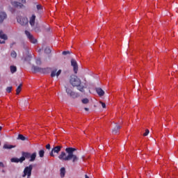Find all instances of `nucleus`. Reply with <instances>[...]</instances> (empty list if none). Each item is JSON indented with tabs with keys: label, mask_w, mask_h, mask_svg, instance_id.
Here are the masks:
<instances>
[{
	"label": "nucleus",
	"mask_w": 178,
	"mask_h": 178,
	"mask_svg": "<svg viewBox=\"0 0 178 178\" xmlns=\"http://www.w3.org/2000/svg\"><path fill=\"white\" fill-rule=\"evenodd\" d=\"M45 154V151L44 149H41L39 151V156L40 158H44V154Z\"/></svg>",
	"instance_id": "nucleus-26"
},
{
	"label": "nucleus",
	"mask_w": 178,
	"mask_h": 178,
	"mask_svg": "<svg viewBox=\"0 0 178 178\" xmlns=\"http://www.w3.org/2000/svg\"><path fill=\"white\" fill-rule=\"evenodd\" d=\"M17 140H21L22 141H26V140H27V138L24 137V136L22 134H19L17 137Z\"/></svg>",
	"instance_id": "nucleus-23"
},
{
	"label": "nucleus",
	"mask_w": 178,
	"mask_h": 178,
	"mask_svg": "<svg viewBox=\"0 0 178 178\" xmlns=\"http://www.w3.org/2000/svg\"><path fill=\"white\" fill-rule=\"evenodd\" d=\"M33 171V165H29V166L25 167L24 170V174L22 175V177H26L27 176V178L31 177V172Z\"/></svg>",
	"instance_id": "nucleus-4"
},
{
	"label": "nucleus",
	"mask_w": 178,
	"mask_h": 178,
	"mask_svg": "<svg viewBox=\"0 0 178 178\" xmlns=\"http://www.w3.org/2000/svg\"><path fill=\"white\" fill-rule=\"evenodd\" d=\"M99 103L101 104L102 108H104V109L105 108H106V104L104 102H99Z\"/></svg>",
	"instance_id": "nucleus-33"
},
{
	"label": "nucleus",
	"mask_w": 178,
	"mask_h": 178,
	"mask_svg": "<svg viewBox=\"0 0 178 178\" xmlns=\"http://www.w3.org/2000/svg\"><path fill=\"white\" fill-rule=\"evenodd\" d=\"M11 4L13 5V6H15V8H23V6H24V5H23V3L18 2V1H13L11 3Z\"/></svg>",
	"instance_id": "nucleus-17"
},
{
	"label": "nucleus",
	"mask_w": 178,
	"mask_h": 178,
	"mask_svg": "<svg viewBox=\"0 0 178 178\" xmlns=\"http://www.w3.org/2000/svg\"><path fill=\"white\" fill-rule=\"evenodd\" d=\"M85 178H90L87 175H85Z\"/></svg>",
	"instance_id": "nucleus-41"
},
{
	"label": "nucleus",
	"mask_w": 178,
	"mask_h": 178,
	"mask_svg": "<svg viewBox=\"0 0 178 178\" xmlns=\"http://www.w3.org/2000/svg\"><path fill=\"white\" fill-rule=\"evenodd\" d=\"M34 31L35 33H41V29L40 28V26L36 25V26L34 28Z\"/></svg>",
	"instance_id": "nucleus-25"
},
{
	"label": "nucleus",
	"mask_w": 178,
	"mask_h": 178,
	"mask_svg": "<svg viewBox=\"0 0 178 178\" xmlns=\"http://www.w3.org/2000/svg\"><path fill=\"white\" fill-rule=\"evenodd\" d=\"M0 166L1 168H5V165H3V163H2V162H0Z\"/></svg>",
	"instance_id": "nucleus-36"
},
{
	"label": "nucleus",
	"mask_w": 178,
	"mask_h": 178,
	"mask_svg": "<svg viewBox=\"0 0 178 178\" xmlns=\"http://www.w3.org/2000/svg\"><path fill=\"white\" fill-rule=\"evenodd\" d=\"M35 63L36 65H41V58L36 59Z\"/></svg>",
	"instance_id": "nucleus-31"
},
{
	"label": "nucleus",
	"mask_w": 178,
	"mask_h": 178,
	"mask_svg": "<svg viewBox=\"0 0 178 178\" xmlns=\"http://www.w3.org/2000/svg\"><path fill=\"white\" fill-rule=\"evenodd\" d=\"M10 56L13 57L14 59H16L17 57V53L15 50H13L10 53Z\"/></svg>",
	"instance_id": "nucleus-24"
},
{
	"label": "nucleus",
	"mask_w": 178,
	"mask_h": 178,
	"mask_svg": "<svg viewBox=\"0 0 178 178\" xmlns=\"http://www.w3.org/2000/svg\"><path fill=\"white\" fill-rule=\"evenodd\" d=\"M15 44H16V42H13L10 44V48H12L13 47V45H15Z\"/></svg>",
	"instance_id": "nucleus-37"
},
{
	"label": "nucleus",
	"mask_w": 178,
	"mask_h": 178,
	"mask_svg": "<svg viewBox=\"0 0 178 178\" xmlns=\"http://www.w3.org/2000/svg\"><path fill=\"white\" fill-rule=\"evenodd\" d=\"M74 151H77V149L67 147L65 148V152H61L58 158L60 161H62V162L72 161V163H76V162H79V157L77 155L74 154Z\"/></svg>",
	"instance_id": "nucleus-1"
},
{
	"label": "nucleus",
	"mask_w": 178,
	"mask_h": 178,
	"mask_svg": "<svg viewBox=\"0 0 178 178\" xmlns=\"http://www.w3.org/2000/svg\"><path fill=\"white\" fill-rule=\"evenodd\" d=\"M10 70L12 74H13V73H16V72H17V67H16L15 65H11L10 67Z\"/></svg>",
	"instance_id": "nucleus-21"
},
{
	"label": "nucleus",
	"mask_w": 178,
	"mask_h": 178,
	"mask_svg": "<svg viewBox=\"0 0 178 178\" xmlns=\"http://www.w3.org/2000/svg\"><path fill=\"white\" fill-rule=\"evenodd\" d=\"M16 146L15 145H4L3 148H4V149H12V148H15Z\"/></svg>",
	"instance_id": "nucleus-20"
},
{
	"label": "nucleus",
	"mask_w": 178,
	"mask_h": 178,
	"mask_svg": "<svg viewBox=\"0 0 178 178\" xmlns=\"http://www.w3.org/2000/svg\"><path fill=\"white\" fill-rule=\"evenodd\" d=\"M65 175H66V169L65 168V167H63L60 168V175L61 178L65 177Z\"/></svg>",
	"instance_id": "nucleus-18"
},
{
	"label": "nucleus",
	"mask_w": 178,
	"mask_h": 178,
	"mask_svg": "<svg viewBox=\"0 0 178 178\" xmlns=\"http://www.w3.org/2000/svg\"><path fill=\"white\" fill-rule=\"evenodd\" d=\"M22 84H19V86L16 89V95H19L20 94V92L22 91Z\"/></svg>",
	"instance_id": "nucleus-22"
},
{
	"label": "nucleus",
	"mask_w": 178,
	"mask_h": 178,
	"mask_svg": "<svg viewBox=\"0 0 178 178\" xmlns=\"http://www.w3.org/2000/svg\"><path fill=\"white\" fill-rule=\"evenodd\" d=\"M25 34L30 42L32 44H37V39L34 38V36L29 31H25Z\"/></svg>",
	"instance_id": "nucleus-7"
},
{
	"label": "nucleus",
	"mask_w": 178,
	"mask_h": 178,
	"mask_svg": "<svg viewBox=\"0 0 178 178\" xmlns=\"http://www.w3.org/2000/svg\"><path fill=\"white\" fill-rule=\"evenodd\" d=\"M121 129L122 126L119 125L118 123H115V127L112 130L113 134H118Z\"/></svg>",
	"instance_id": "nucleus-12"
},
{
	"label": "nucleus",
	"mask_w": 178,
	"mask_h": 178,
	"mask_svg": "<svg viewBox=\"0 0 178 178\" xmlns=\"http://www.w3.org/2000/svg\"><path fill=\"white\" fill-rule=\"evenodd\" d=\"M0 44H5V40H3L2 42L0 40Z\"/></svg>",
	"instance_id": "nucleus-39"
},
{
	"label": "nucleus",
	"mask_w": 178,
	"mask_h": 178,
	"mask_svg": "<svg viewBox=\"0 0 178 178\" xmlns=\"http://www.w3.org/2000/svg\"><path fill=\"white\" fill-rule=\"evenodd\" d=\"M0 38L1 40H4V41H5V40H8V35H6V34L3 33V31H0Z\"/></svg>",
	"instance_id": "nucleus-19"
},
{
	"label": "nucleus",
	"mask_w": 178,
	"mask_h": 178,
	"mask_svg": "<svg viewBox=\"0 0 178 178\" xmlns=\"http://www.w3.org/2000/svg\"><path fill=\"white\" fill-rule=\"evenodd\" d=\"M6 91L7 92H12V86L7 87Z\"/></svg>",
	"instance_id": "nucleus-32"
},
{
	"label": "nucleus",
	"mask_w": 178,
	"mask_h": 178,
	"mask_svg": "<svg viewBox=\"0 0 178 178\" xmlns=\"http://www.w3.org/2000/svg\"><path fill=\"white\" fill-rule=\"evenodd\" d=\"M70 54V51H63V55Z\"/></svg>",
	"instance_id": "nucleus-34"
},
{
	"label": "nucleus",
	"mask_w": 178,
	"mask_h": 178,
	"mask_svg": "<svg viewBox=\"0 0 178 178\" xmlns=\"http://www.w3.org/2000/svg\"><path fill=\"white\" fill-rule=\"evenodd\" d=\"M29 24L31 26V27H33V26L35 24V15H32V16L30 17Z\"/></svg>",
	"instance_id": "nucleus-16"
},
{
	"label": "nucleus",
	"mask_w": 178,
	"mask_h": 178,
	"mask_svg": "<svg viewBox=\"0 0 178 178\" xmlns=\"http://www.w3.org/2000/svg\"><path fill=\"white\" fill-rule=\"evenodd\" d=\"M84 109H85V111H86V112H88V111H89L88 108H85Z\"/></svg>",
	"instance_id": "nucleus-40"
},
{
	"label": "nucleus",
	"mask_w": 178,
	"mask_h": 178,
	"mask_svg": "<svg viewBox=\"0 0 178 178\" xmlns=\"http://www.w3.org/2000/svg\"><path fill=\"white\" fill-rule=\"evenodd\" d=\"M65 91H66L67 95L71 97V98H74V99L79 98V97L80 96L79 95V93L72 90V89H70V88H67L66 86L65 87Z\"/></svg>",
	"instance_id": "nucleus-5"
},
{
	"label": "nucleus",
	"mask_w": 178,
	"mask_h": 178,
	"mask_svg": "<svg viewBox=\"0 0 178 178\" xmlns=\"http://www.w3.org/2000/svg\"><path fill=\"white\" fill-rule=\"evenodd\" d=\"M22 155H24V161L29 159V162H34L37 158V153L33 152L32 154L29 152H22Z\"/></svg>",
	"instance_id": "nucleus-3"
},
{
	"label": "nucleus",
	"mask_w": 178,
	"mask_h": 178,
	"mask_svg": "<svg viewBox=\"0 0 178 178\" xmlns=\"http://www.w3.org/2000/svg\"><path fill=\"white\" fill-rule=\"evenodd\" d=\"M71 65L73 67L75 74H77V72H79V65H77V61H76L74 58H72Z\"/></svg>",
	"instance_id": "nucleus-10"
},
{
	"label": "nucleus",
	"mask_w": 178,
	"mask_h": 178,
	"mask_svg": "<svg viewBox=\"0 0 178 178\" xmlns=\"http://www.w3.org/2000/svg\"><path fill=\"white\" fill-rule=\"evenodd\" d=\"M36 8L38 10H41V9H42V6H41L40 4H38L36 6Z\"/></svg>",
	"instance_id": "nucleus-30"
},
{
	"label": "nucleus",
	"mask_w": 178,
	"mask_h": 178,
	"mask_svg": "<svg viewBox=\"0 0 178 178\" xmlns=\"http://www.w3.org/2000/svg\"><path fill=\"white\" fill-rule=\"evenodd\" d=\"M90 102V100H88V99L85 98L82 99V104H88Z\"/></svg>",
	"instance_id": "nucleus-28"
},
{
	"label": "nucleus",
	"mask_w": 178,
	"mask_h": 178,
	"mask_svg": "<svg viewBox=\"0 0 178 178\" xmlns=\"http://www.w3.org/2000/svg\"><path fill=\"white\" fill-rule=\"evenodd\" d=\"M46 149H51V145L47 144V145H46Z\"/></svg>",
	"instance_id": "nucleus-35"
},
{
	"label": "nucleus",
	"mask_w": 178,
	"mask_h": 178,
	"mask_svg": "<svg viewBox=\"0 0 178 178\" xmlns=\"http://www.w3.org/2000/svg\"><path fill=\"white\" fill-rule=\"evenodd\" d=\"M96 92L99 97H104V95H105V91L101 88H96Z\"/></svg>",
	"instance_id": "nucleus-15"
},
{
	"label": "nucleus",
	"mask_w": 178,
	"mask_h": 178,
	"mask_svg": "<svg viewBox=\"0 0 178 178\" xmlns=\"http://www.w3.org/2000/svg\"><path fill=\"white\" fill-rule=\"evenodd\" d=\"M32 70L35 72V73H44L45 72V69L44 68H41L40 67H37L35 65H33L32 66Z\"/></svg>",
	"instance_id": "nucleus-11"
},
{
	"label": "nucleus",
	"mask_w": 178,
	"mask_h": 178,
	"mask_svg": "<svg viewBox=\"0 0 178 178\" xmlns=\"http://www.w3.org/2000/svg\"><path fill=\"white\" fill-rule=\"evenodd\" d=\"M57 72V70H54L53 71H51V77H55V76H57L58 77L62 73L61 70H59L57 72Z\"/></svg>",
	"instance_id": "nucleus-14"
},
{
	"label": "nucleus",
	"mask_w": 178,
	"mask_h": 178,
	"mask_svg": "<svg viewBox=\"0 0 178 178\" xmlns=\"http://www.w3.org/2000/svg\"><path fill=\"white\" fill-rule=\"evenodd\" d=\"M148 134H149V130L145 129V132L143 134V136L147 137V136H148Z\"/></svg>",
	"instance_id": "nucleus-29"
},
{
	"label": "nucleus",
	"mask_w": 178,
	"mask_h": 178,
	"mask_svg": "<svg viewBox=\"0 0 178 178\" xmlns=\"http://www.w3.org/2000/svg\"><path fill=\"white\" fill-rule=\"evenodd\" d=\"M21 2H22V3H26V0H21Z\"/></svg>",
	"instance_id": "nucleus-38"
},
{
	"label": "nucleus",
	"mask_w": 178,
	"mask_h": 178,
	"mask_svg": "<svg viewBox=\"0 0 178 178\" xmlns=\"http://www.w3.org/2000/svg\"><path fill=\"white\" fill-rule=\"evenodd\" d=\"M0 145H1V142H0Z\"/></svg>",
	"instance_id": "nucleus-43"
},
{
	"label": "nucleus",
	"mask_w": 178,
	"mask_h": 178,
	"mask_svg": "<svg viewBox=\"0 0 178 178\" xmlns=\"http://www.w3.org/2000/svg\"><path fill=\"white\" fill-rule=\"evenodd\" d=\"M8 17L6 13L0 12V24L3 23V20H5Z\"/></svg>",
	"instance_id": "nucleus-13"
},
{
	"label": "nucleus",
	"mask_w": 178,
	"mask_h": 178,
	"mask_svg": "<svg viewBox=\"0 0 178 178\" xmlns=\"http://www.w3.org/2000/svg\"><path fill=\"white\" fill-rule=\"evenodd\" d=\"M70 84L72 86V87H76L78 91L81 92H86L85 88H87V83L85 82L83 83H81V79L79 78V76L76 75H71L70 78Z\"/></svg>",
	"instance_id": "nucleus-2"
},
{
	"label": "nucleus",
	"mask_w": 178,
	"mask_h": 178,
	"mask_svg": "<svg viewBox=\"0 0 178 178\" xmlns=\"http://www.w3.org/2000/svg\"><path fill=\"white\" fill-rule=\"evenodd\" d=\"M17 20L21 26H26V24H29V19H27V17H21L17 18Z\"/></svg>",
	"instance_id": "nucleus-8"
},
{
	"label": "nucleus",
	"mask_w": 178,
	"mask_h": 178,
	"mask_svg": "<svg viewBox=\"0 0 178 178\" xmlns=\"http://www.w3.org/2000/svg\"><path fill=\"white\" fill-rule=\"evenodd\" d=\"M62 145H58L54 147L53 149H51V151L49 153L50 156H55V154H59L60 151H62Z\"/></svg>",
	"instance_id": "nucleus-6"
},
{
	"label": "nucleus",
	"mask_w": 178,
	"mask_h": 178,
	"mask_svg": "<svg viewBox=\"0 0 178 178\" xmlns=\"http://www.w3.org/2000/svg\"><path fill=\"white\" fill-rule=\"evenodd\" d=\"M10 162H12L13 163H23V162H24V155H22V156L19 159L17 157L12 158L10 159Z\"/></svg>",
	"instance_id": "nucleus-9"
},
{
	"label": "nucleus",
	"mask_w": 178,
	"mask_h": 178,
	"mask_svg": "<svg viewBox=\"0 0 178 178\" xmlns=\"http://www.w3.org/2000/svg\"><path fill=\"white\" fill-rule=\"evenodd\" d=\"M1 130H2V127L1 126H0V131H1Z\"/></svg>",
	"instance_id": "nucleus-42"
},
{
	"label": "nucleus",
	"mask_w": 178,
	"mask_h": 178,
	"mask_svg": "<svg viewBox=\"0 0 178 178\" xmlns=\"http://www.w3.org/2000/svg\"><path fill=\"white\" fill-rule=\"evenodd\" d=\"M51 49L49 47H46L44 49V53L45 54H51Z\"/></svg>",
	"instance_id": "nucleus-27"
}]
</instances>
